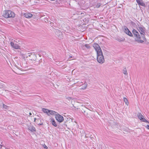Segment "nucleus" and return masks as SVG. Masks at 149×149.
I'll return each instance as SVG.
<instances>
[{"label": "nucleus", "instance_id": "19", "mask_svg": "<svg viewBox=\"0 0 149 149\" xmlns=\"http://www.w3.org/2000/svg\"><path fill=\"white\" fill-rule=\"evenodd\" d=\"M3 108L6 109H9L10 107L8 106H7L5 104H3Z\"/></svg>", "mask_w": 149, "mask_h": 149}, {"label": "nucleus", "instance_id": "13", "mask_svg": "<svg viewBox=\"0 0 149 149\" xmlns=\"http://www.w3.org/2000/svg\"><path fill=\"white\" fill-rule=\"evenodd\" d=\"M80 133L81 134V136L82 138H84V136L85 135V133L84 131L83 130H81L80 131Z\"/></svg>", "mask_w": 149, "mask_h": 149}, {"label": "nucleus", "instance_id": "8", "mask_svg": "<svg viewBox=\"0 0 149 149\" xmlns=\"http://www.w3.org/2000/svg\"><path fill=\"white\" fill-rule=\"evenodd\" d=\"M70 116L68 115L67 116V119H66V122H67V124L68 126H69V124H71L72 123V119L70 117Z\"/></svg>", "mask_w": 149, "mask_h": 149}, {"label": "nucleus", "instance_id": "10", "mask_svg": "<svg viewBox=\"0 0 149 149\" xmlns=\"http://www.w3.org/2000/svg\"><path fill=\"white\" fill-rule=\"evenodd\" d=\"M24 16L25 17L30 18L32 16V15L29 13H26L24 14Z\"/></svg>", "mask_w": 149, "mask_h": 149}, {"label": "nucleus", "instance_id": "9", "mask_svg": "<svg viewBox=\"0 0 149 149\" xmlns=\"http://www.w3.org/2000/svg\"><path fill=\"white\" fill-rule=\"evenodd\" d=\"M29 56L30 57L29 58L30 60L34 61L36 60V57L35 55L34 54H29Z\"/></svg>", "mask_w": 149, "mask_h": 149}, {"label": "nucleus", "instance_id": "27", "mask_svg": "<svg viewBox=\"0 0 149 149\" xmlns=\"http://www.w3.org/2000/svg\"><path fill=\"white\" fill-rule=\"evenodd\" d=\"M140 4L141 6H143V3H141L140 2V4Z\"/></svg>", "mask_w": 149, "mask_h": 149}, {"label": "nucleus", "instance_id": "7", "mask_svg": "<svg viewBox=\"0 0 149 149\" xmlns=\"http://www.w3.org/2000/svg\"><path fill=\"white\" fill-rule=\"evenodd\" d=\"M10 45L13 48L15 49H17L20 48L19 46L17 44H15L13 42H10Z\"/></svg>", "mask_w": 149, "mask_h": 149}, {"label": "nucleus", "instance_id": "30", "mask_svg": "<svg viewBox=\"0 0 149 149\" xmlns=\"http://www.w3.org/2000/svg\"><path fill=\"white\" fill-rule=\"evenodd\" d=\"M36 118H34V122H36Z\"/></svg>", "mask_w": 149, "mask_h": 149}, {"label": "nucleus", "instance_id": "25", "mask_svg": "<svg viewBox=\"0 0 149 149\" xmlns=\"http://www.w3.org/2000/svg\"><path fill=\"white\" fill-rule=\"evenodd\" d=\"M29 54H26V57H29Z\"/></svg>", "mask_w": 149, "mask_h": 149}, {"label": "nucleus", "instance_id": "20", "mask_svg": "<svg viewBox=\"0 0 149 149\" xmlns=\"http://www.w3.org/2000/svg\"><path fill=\"white\" fill-rule=\"evenodd\" d=\"M141 119H140V120H141V121H142L143 122H147V120L144 118V117L143 116V117H142L141 118Z\"/></svg>", "mask_w": 149, "mask_h": 149}, {"label": "nucleus", "instance_id": "16", "mask_svg": "<svg viewBox=\"0 0 149 149\" xmlns=\"http://www.w3.org/2000/svg\"><path fill=\"white\" fill-rule=\"evenodd\" d=\"M123 100L125 104L128 106L129 104V102L127 99L126 97H124L123 98Z\"/></svg>", "mask_w": 149, "mask_h": 149}, {"label": "nucleus", "instance_id": "26", "mask_svg": "<svg viewBox=\"0 0 149 149\" xmlns=\"http://www.w3.org/2000/svg\"><path fill=\"white\" fill-rule=\"evenodd\" d=\"M70 124H69V126H68V125L67 124H66V126L67 127V126L68 125V127H69L70 126Z\"/></svg>", "mask_w": 149, "mask_h": 149}, {"label": "nucleus", "instance_id": "24", "mask_svg": "<svg viewBox=\"0 0 149 149\" xmlns=\"http://www.w3.org/2000/svg\"><path fill=\"white\" fill-rule=\"evenodd\" d=\"M146 128L149 130V125H147L146 126Z\"/></svg>", "mask_w": 149, "mask_h": 149}, {"label": "nucleus", "instance_id": "29", "mask_svg": "<svg viewBox=\"0 0 149 149\" xmlns=\"http://www.w3.org/2000/svg\"><path fill=\"white\" fill-rule=\"evenodd\" d=\"M145 122L147 123H149V121H148L147 120V122Z\"/></svg>", "mask_w": 149, "mask_h": 149}, {"label": "nucleus", "instance_id": "18", "mask_svg": "<svg viewBox=\"0 0 149 149\" xmlns=\"http://www.w3.org/2000/svg\"><path fill=\"white\" fill-rule=\"evenodd\" d=\"M137 116L139 119H141V118L142 117H143V116L142 115L141 113H138L137 114Z\"/></svg>", "mask_w": 149, "mask_h": 149}, {"label": "nucleus", "instance_id": "1", "mask_svg": "<svg viewBox=\"0 0 149 149\" xmlns=\"http://www.w3.org/2000/svg\"><path fill=\"white\" fill-rule=\"evenodd\" d=\"M93 46L97 52V60L99 63L102 64L104 62V59L102 50L100 46L97 43H94Z\"/></svg>", "mask_w": 149, "mask_h": 149}, {"label": "nucleus", "instance_id": "4", "mask_svg": "<svg viewBox=\"0 0 149 149\" xmlns=\"http://www.w3.org/2000/svg\"><path fill=\"white\" fill-rule=\"evenodd\" d=\"M3 16L6 18L14 17L15 16V14L10 10H6L3 14Z\"/></svg>", "mask_w": 149, "mask_h": 149}, {"label": "nucleus", "instance_id": "33", "mask_svg": "<svg viewBox=\"0 0 149 149\" xmlns=\"http://www.w3.org/2000/svg\"><path fill=\"white\" fill-rule=\"evenodd\" d=\"M84 114L85 115H86V114L85 113H84Z\"/></svg>", "mask_w": 149, "mask_h": 149}, {"label": "nucleus", "instance_id": "12", "mask_svg": "<svg viewBox=\"0 0 149 149\" xmlns=\"http://www.w3.org/2000/svg\"><path fill=\"white\" fill-rule=\"evenodd\" d=\"M28 129L32 132H34L36 131L35 128L32 126H28Z\"/></svg>", "mask_w": 149, "mask_h": 149}, {"label": "nucleus", "instance_id": "17", "mask_svg": "<svg viewBox=\"0 0 149 149\" xmlns=\"http://www.w3.org/2000/svg\"><path fill=\"white\" fill-rule=\"evenodd\" d=\"M123 73L125 74V75H127V73L126 69L125 68H124L123 70Z\"/></svg>", "mask_w": 149, "mask_h": 149}, {"label": "nucleus", "instance_id": "28", "mask_svg": "<svg viewBox=\"0 0 149 149\" xmlns=\"http://www.w3.org/2000/svg\"><path fill=\"white\" fill-rule=\"evenodd\" d=\"M45 148L47 149V147L45 146V147H44Z\"/></svg>", "mask_w": 149, "mask_h": 149}, {"label": "nucleus", "instance_id": "14", "mask_svg": "<svg viewBox=\"0 0 149 149\" xmlns=\"http://www.w3.org/2000/svg\"><path fill=\"white\" fill-rule=\"evenodd\" d=\"M52 124L55 127H56L57 125L56 123L54 120H51Z\"/></svg>", "mask_w": 149, "mask_h": 149}, {"label": "nucleus", "instance_id": "32", "mask_svg": "<svg viewBox=\"0 0 149 149\" xmlns=\"http://www.w3.org/2000/svg\"><path fill=\"white\" fill-rule=\"evenodd\" d=\"M31 114H31V113H29V115H31Z\"/></svg>", "mask_w": 149, "mask_h": 149}, {"label": "nucleus", "instance_id": "5", "mask_svg": "<svg viewBox=\"0 0 149 149\" xmlns=\"http://www.w3.org/2000/svg\"><path fill=\"white\" fill-rule=\"evenodd\" d=\"M140 33L142 37H145V29L143 26H138L136 27Z\"/></svg>", "mask_w": 149, "mask_h": 149}, {"label": "nucleus", "instance_id": "15", "mask_svg": "<svg viewBox=\"0 0 149 149\" xmlns=\"http://www.w3.org/2000/svg\"><path fill=\"white\" fill-rule=\"evenodd\" d=\"M87 84L86 83H84V84L82 85V87L81 88V89H85L87 88Z\"/></svg>", "mask_w": 149, "mask_h": 149}, {"label": "nucleus", "instance_id": "22", "mask_svg": "<svg viewBox=\"0 0 149 149\" xmlns=\"http://www.w3.org/2000/svg\"><path fill=\"white\" fill-rule=\"evenodd\" d=\"M84 46L87 49H89L90 48V46L88 44H85Z\"/></svg>", "mask_w": 149, "mask_h": 149}, {"label": "nucleus", "instance_id": "6", "mask_svg": "<svg viewBox=\"0 0 149 149\" xmlns=\"http://www.w3.org/2000/svg\"><path fill=\"white\" fill-rule=\"evenodd\" d=\"M124 31L125 32V33H126V34L129 35V36H133V35L131 32L126 27H125V29L124 30Z\"/></svg>", "mask_w": 149, "mask_h": 149}, {"label": "nucleus", "instance_id": "23", "mask_svg": "<svg viewBox=\"0 0 149 149\" xmlns=\"http://www.w3.org/2000/svg\"><path fill=\"white\" fill-rule=\"evenodd\" d=\"M136 1L137 2L138 4H140L141 1H140L139 0H136Z\"/></svg>", "mask_w": 149, "mask_h": 149}, {"label": "nucleus", "instance_id": "21", "mask_svg": "<svg viewBox=\"0 0 149 149\" xmlns=\"http://www.w3.org/2000/svg\"><path fill=\"white\" fill-rule=\"evenodd\" d=\"M87 134H85V135L84 136V138H82V139H84L87 138L88 136H87Z\"/></svg>", "mask_w": 149, "mask_h": 149}, {"label": "nucleus", "instance_id": "2", "mask_svg": "<svg viewBox=\"0 0 149 149\" xmlns=\"http://www.w3.org/2000/svg\"><path fill=\"white\" fill-rule=\"evenodd\" d=\"M42 111L44 113H46L48 115L50 116H56V120L60 122H61L63 120V117L60 115L56 112L52 111L49 110L48 109L42 108Z\"/></svg>", "mask_w": 149, "mask_h": 149}, {"label": "nucleus", "instance_id": "11", "mask_svg": "<svg viewBox=\"0 0 149 149\" xmlns=\"http://www.w3.org/2000/svg\"><path fill=\"white\" fill-rule=\"evenodd\" d=\"M72 98L71 97H68L67 98H66V101L69 104L72 103Z\"/></svg>", "mask_w": 149, "mask_h": 149}, {"label": "nucleus", "instance_id": "31", "mask_svg": "<svg viewBox=\"0 0 149 149\" xmlns=\"http://www.w3.org/2000/svg\"><path fill=\"white\" fill-rule=\"evenodd\" d=\"M69 58H72V56H69Z\"/></svg>", "mask_w": 149, "mask_h": 149}, {"label": "nucleus", "instance_id": "3", "mask_svg": "<svg viewBox=\"0 0 149 149\" xmlns=\"http://www.w3.org/2000/svg\"><path fill=\"white\" fill-rule=\"evenodd\" d=\"M133 34L135 38V40L136 42L139 43H143L144 41L146 40L145 37H142V36L139 34L137 31L134 29L132 31Z\"/></svg>", "mask_w": 149, "mask_h": 149}]
</instances>
